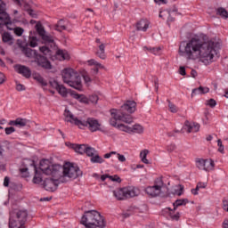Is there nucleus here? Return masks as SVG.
Returning a JSON list of instances; mask_svg holds the SVG:
<instances>
[{"mask_svg":"<svg viewBox=\"0 0 228 228\" xmlns=\"http://www.w3.org/2000/svg\"><path fill=\"white\" fill-rule=\"evenodd\" d=\"M178 53L180 56H184L187 60H198L204 65H209L213 63V58L216 56V44L195 37L187 41L185 45H181Z\"/></svg>","mask_w":228,"mask_h":228,"instance_id":"1","label":"nucleus"},{"mask_svg":"<svg viewBox=\"0 0 228 228\" xmlns=\"http://www.w3.org/2000/svg\"><path fill=\"white\" fill-rule=\"evenodd\" d=\"M120 111H118L117 109L110 110V124L113 127H117L119 131L124 133H128V134H142L144 131L142 125L135 124L130 126L133 122V118L131 116H120Z\"/></svg>","mask_w":228,"mask_h":228,"instance_id":"2","label":"nucleus"},{"mask_svg":"<svg viewBox=\"0 0 228 228\" xmlns=\"http://www.w3.org/2000/svg\"><path fill=\"white\" fill-rule=\"evenodd\" d=\"M64 117L66 118V120L68 122H70L71 124H75V126H77L80 129H83V127H87L91 133H96V131H102V124L99 122L94 118H88L86 121L78 119L77 118L74 117L72 112L69 110H65L64 111Z\"/></svg>","mask_w":228,"mask_h":228,"instance_id":"3","label":"nucleus"},{"mask_svg":"<svg viewBox=\"0 0 228 228\" xmlns=\"http://www.w3.org/2000/svg\"><path fill=\"white\" fill-rule=\"evenodd\" d=\"M82 225L86 228H104L106 227V221L104 217L96 210L87 211L81 218Z\"/></svg>","mask_w":228,"mask_h":228,"instance_id":"4","label":"nucleus"},{"mask_svg":"<svg viewBox=\"0 0 228 228\" xmlns=\"http://www.w3.org/2000/svg\"><path fill=\"white\" fill-rule=\"evenodd\" d=\"M82 176L83 171L77 164L65 161L62 166V175L59 176V183H67L69 180L75 181V179Z\"/></svg>","mask_w":228,"mask_h":228,"instance_id":"5","label":"nucleus"},{"mask_svg":"<svg viewBox=\"0 0 228 228\" xmlns=\"http://www.w3.org/2000/svg\"><path fill=\"white\" fill-rule=\"evenodd\" d=\"M63 82L75 88V90H83V82L81 81V77L79 73L74 69L66 68L61 72Z\"/></svg>","mask_w":228,"mask_h":228,"instance_id":"6","label":"nucleus"},{"mask_svg":"<svg viewBox=\"0 0 228 228\" xmlns=\"http://www.w3.org/2000/svg\"><path fill=\"white\" fill-rule=\"evenodd\" d=\"M27 210H14L10 214L9 228H26Z\"/></svg>","mask_w":228,"mask_h":228,"instance_id":"7","label":"nucleus"},{"mask_svg":"<svg viewBox=\"0 0 228 228\" xmlns=\"http://www.w3.org/2000/svg\"><path fill=\"white\" fill-rule=\"evenodd\" d=\"M39 168L45 175L48 177H58V164L50 159H42L39 164Z\"/></svg>","mask_w":228,"mask_h":228,"instance_id":"8","label":"nucleus"},{"mask_svg":"<svg viewBox=\"0 0 228 228\" xmlns=\"http://www.w3.org/2000/svg\"><path fill=\"white\" fill-rule=\"evenodd\" d=\"M113 195L118 200H124L125 199L138 197L140 195V190L135 187H124L115 190Z\"/></svg>","mask_w":228,"mask_h":228,"instance_id":"9","label":"nucleus"},{"mask_svg":"<svg viewBox=\"0 0 228 228\" xmlns=\"http://www.w3.org/2000/svg\"><path fill=\"white\" fill-rule=\"evenodd\" d=\"M145 191L150 197H159V195H163L165 191V183H163V179L157 178L154 184L147 187Z\"/></svg>","mask_w":228,"mask_h":228,"instance_id":"10","label":"nucleus"},{"mask_svg":"<svg viewBox=\"0 0 228 228\" xmlns=\"http://www.w3.org/2000/svg\"><path fill=\"white\" fill-rule=\"evenodd\" d=\"M0 20H2V24L6 26L7 29H10L11 31H14V29L17 28L10 20V15L6 13V4H4L3 1H0Z\"/></svg>","mask_w":228,"mask_h":228,"instance_id":"11","label":"nucleus"},{"mask_svg":"<svg viewBox=\"0 0 228 228\" xmlns=\"http://www.w3.org/2000/svg\"><path fill=\"white\" fill-rule=\"evenodd\" d=\"M196 167L199 170L211 172L215 170V161L211 159H199L196 160Z\"/></svg>","mask_w":228,"mask_h":228,"instance_id":"12","label":"nucleus"},{"mask_svg":"<svg viewBox=\"0 0 228 228\" xmlns=\"http://www.w3.org/2000/svg\"><path fill=\"white\" fill-rule=\"evenodd\" d=\"M116 111H120L119 117H130L129 115H126L124 111L126 113H134L136 111V103L134 101H127L126 103H124L120 110H116Z\"/></svg>","mask_w":228,"mask_h":228,"instance_id":"13","label":"nucleus"},{"mask_svg":"<svg viewBox=\"0 0 228 228\" xmlns=\"http://www.w3.org/2000/svg\"><path fill=\"white\" fill-rule=\"evenodd\" d=\"M29 167L35 170V160L25 159L22 161L21 167L20 168V173L21 174L22 177H29Z\"/></svg>","mask_w":228,"mask_h":228,"instance_id":"14","label":"nucleus"},{"mask_svg":"<svg viewBox=\"0 0 228 228\" xmlns=\"http://www.w3.org/2000/svg\"><path fill=\"white\" fill-rule=\"evenodd\" d=\"M44 188L46 191H56L58 190V178L50 177L46 179L44 183Z\"/></svg>","mask_w":228,"mask_h":228,"instance_id":"15","label":"nucleus"},{"mask_svg":"<svg viewBox=\"0 0 228 228\" xmlns=\"http://www.w3.org/2000/svg\"><path fill=\"white\" fill-rule=\"evenodd\" d=\"M36 29L38 35L42 37V40H44V42H48V44H53V37L45 34V30L44 29V26H42V23L40 22L37 23Z\"/></svg>","mask_w":228,"mask_h":228,"instance_id":"16","label":"nucleus"},{"mask_svg":"<svg viewBox=\"0 0 228 228\" xmlns=\"http://www.w3.org/2000/svg\"><path fill=\"white\" fill-rule=\"evenodd\" d=\"M183 129L187 131V133H199V131H200V125H199V123L185 121Z\"/></svg>","mask_w":228,"mask_h":228,"instance_id":"17","label":"nucleus"},{"mask_svg":"<svg viewBox=\"0 0 228 228\" xmlns=\"http://www.w3.org/2000/svg\"><path fill=\"white\" fill-rule=\"evenodd\" d=\"M149 26H151V21L149 20L141 19L135 23V29L145 33V31L149 29Z\"/></svg>","mask_w":228,"mask_h":228,"instance_id":"18","label":"nucleus"},{"mask_svg":"<svg viewBox=\"0 0 228 228\" xmlns=\"http://www.w3.org/2000/svg\"><path fill=\"white\" fill-rule=\"evenodd\" d=\"M14 69L18 74H22L24 77H31V69H29V68L22 65H16Z\"/></svg>","mask_w":228,"mask_h":228,"instance_id":"19","label":"nucleus"},{"mask_svg":"<svg viewBox=\"0 0 228 228\" xmlns=\"http://www.w3.org/2000/svg\"><path fill=\"white\" fill-rule=\"evenodd\" d=\"M37 64L39 65V67H42L43 69H53L51 62H49V61H47V58H45L42 55H39L37 58Z\"/></svg>","mask_w":228,"mask_h":228,"instance_id":"20","label":"nucleus"},{"mask_svg":"<svg viewBox=\"0 0 228 228\" xmlns=\"http://www.w3.org/2000/svg\"><path fill=\"white\" fill-rule=\"evenodd\" d=\"M66 145L71 149H74L75 152H77V154H85L86 151V144H72L68 142Z\"/></svg>","mask_w":228,"mask_h":228,"instance_id":"21","label":"nucleus"},{"mask_svg":"<svg viewBox=\"0 0 228 228\" xmlns=\"http://www.w3.org/2000/svg\"><path fill=\"white\" fill-rule=\"evenodd\" d=\"M204 94H209V87L200 86L193 89L191 92V97H195V95H202Z\"/></svg>","mask_w":228,"mask_h":228,"instance_id":"22","label":"nucleus"},{"mask_svg":"<svg viewBox=\"0 0 228 228\" xmlns=\"http://www.w3.org/2000/svg\"><path fill=\"white\" fill-rule=\"evenodd\" d=\"M87 64L89 65V67H95V69H93L94 74L99 73V69H104V66H102V64L99 63L97 61L94 59L87 61Z\"/></svg>","mask_w":228,"mask_h":228,"instance_id":"23","label":"nucleus"},{"mask_svg":"<svg viewBox=\"0 0 228 228\" xmlns=\"http://www.w3.org/2000/svg\"><path fill=\"white\" fill-rule=\"evenodd\" d=\"M151 154V151L144 149L142 150L140 152V159L142 161V163H144V165H149V163H151L149 161V159H147V156H149Z\"/></svg>","mask_w":228,"mask_h":228,"instance_id":"24","label":"nucleus"},{"mask_svg":"<svg viewBox=\"0 0 228 228\" xmlns=\"http://www.w3.org/2000/svg\"><path fill=\"white\" fill-rule=\"evenodd\" d=\"M101 181L104 182L105 179H109V181H112V183H121L120 176L114 175H102L100 177Z\"/></svg>","mask_w":228,"mask_h":228,"instance_id":"25","label":"nucleus"},{"mask_svg":"<svg viewBox=\"0 0 228 228\" xmlns=\"http://www.w3.org/2000/svg\"><path fill=\"white\" fill-rule=\"evenodd\" d=\"M58 60L63 61L65 60H70V53L66 50H58Z\"/></svg>","mask_w":228,"mask_h":228,"instance_id":"26","label":"nucleus"},{"mask_svg":"<svg viewBox=\"0 0 228 228\" xmlns=\"http://www.w3.org/2000/svg\"><path fill=\"white\" fill-rule=\"evenodd\" d=\"M105 49H106V45L101 44L100 45H98V50L96 52V54L98 57L101 58V60H106Z\"/></svg>","mask_w":228,"mask_h":228,"instance_id":"27","label":"nucleus"},{"mask_svg":"<svg viewBox=\"0 0 228 228\" xmlns=\"http://www.w3.org/2000/svg\"><path fill=\"white\" fill-rule=\"evenodd\" d=\"M23 51L28 58H35L37 60L39 56L38 53H37V51L31 48H24Z\"/></svg>","mask_w":228,"mask_h":228,"instance_id":"28","label":"nucleus"},{"mask_svg":"<svg viewBox=\"0 0 228 228\" xmlns=\"http://www.w3.org/2000/svg\"><path fill=\"white\" fill-rule=\"evenodd\" d=\"M71 95L74 99H77V101H79L80 102H84L85 104H88V102H89L88 97H86L83 94L72 93Z\"/></svg>","mask_w":228,"mask_h":228,"instance_id":"29","label":"nucleus"},{"mask_svg":"<svg viewBox=\"0 0 228 228\" xmlns=\"http://www.w3.org/2000/svg\"><path fill=\"white\" fill-rule=\"evenodd\" d=\"M28 45L30 47H37V45H38V38H37V36H35L33 33H30L29 35Z\"/></svg>","mask_w":228,"mask_h":228,"instance_id":"30","label":"nucleus"},{"mask_svg":"<svg viewBox=\"0 0 228 228\" xmlns=\"http://www.w3.org/2000/svg\"><path fill=\"white\" fill-rule=\"evenodd\" d=\"M35 175L33 178L34 184H40L42 183V175L39 174L38 170H37V167H34Z\"/></svg>","mask_w":228,"mask_h":228,"instance_id":"31","label":"nucleus"},{"mask_svg":"<svg viewBox=\"0 0 228 228\" xmlns=\"http://www.w3.org/2000/svg\"><path fill=\"white\" fill-rule=\"evenodd\" d=\"M144 51H149L150 53H151V54H155V56H159V54H161V47H153V48H149L147 46L143 47Z\"/></svg>","mask_w":228,"mask_h":228,"instance_id":"32","label":"nucleus"},{"mask_svg":"<svg viewBox=\"0 0 228 228\" xmlns=\"http://www.w3.org/2000/svg\"><path fill=\"white\" fill-rule=\"evenodd\" d=\"M33 79H35V81H37V83H39L41 86H47V81H45V79H44V77H42L40 74H34Z\"/></svg>","mask_w":228,"mask_h":228,"instance_id":"33","label":"nucleus"},{"mask_svg":"<svg viewBox=\"0 0 228 228\" xmlns=\"http://www.w3.org/2000/svg\"><path fill=\"white\" fill-rule=\"evenodd\" d=\"M169 211V216L171 218V220H175L177 221L179 220V218H181V214L179 212H175V209H170L168 208Z\"/></svg>","mask_w":228,"mask_h":228,"instance_id":"34","label":"nucleus"},{"mask_svg":"<svg viewBox=\"0 0 228 228\" xmlns=\"http://www.w3.org/2000/svg\"><path fill=\"white\" fill-rule=\"evenodd\" d=\"M91 163H104V159L99 156V153L96 151V153L91 157Z\"/></svg>","mask_w":228,"mask_h":228,"instance_id":"35","label":"nucleus"},{"mask_svg":"<svg viewBox=\"0 0 228 228\" xmlns=\"http://www.w3.org/2000/svg\"><path fill=\"white\" fill-rule=\"evenodd\" d=\"M97 151H95V148H93L92 146H89L88 144H86V151L85 154H86V156H88L89 158H92V156H94Z\"/></svg>","mask_w":228,"mask_h":228,"instance_id":"36","label":"nucleus"},{"mask_svg":"<svg viewBox=\"0 0 228 228\" xmlns=\"http://www.w3.org/2000/svg\"><path fill=\"white\" fill-rule=\"evenodd\" d=\"M28 126V119L26 118H16V127H26Z\"/></svg>","mask_w":228,"mask_h":228,"instance_id":"37","label":"nucleus"},{"mask_svg":"<svg viewBox=\"0 0 228 228\" xmlns=\"http://www.w3.org/2000/svg\"><path fill=\"white\" fill-rule=\"evenodd\" d=\"M67 26H69V21L67 20H60L58 23L59 31H63L67 29Z\"/></svg>","mask_w":228,"mask_h":228,"instance_id":"38","label":"nucleus"},{"mask_svg":"<svg viewBox=\"0 0 228 228\" xmlns=\"http://www.w3.org/2000/svg\"><path fill=\"white\" fill-rule=\"evenodd\" d=\"M186 204H188V200H176L173 204L174 209L179 208V206H186Z\"/></svg>","mask_w":228,"mask_h":228,"instance_id":"39","label":"nucleus"},{"mask_svg":"<svg viewBox=\"0 0 228 228\" xmlns=\"http://www.w3.org/2000/svg\"><path fill=\"white\" fill-rule=\"evenodd\" d=\"M2 40L4 43L8 42L9 44H12L13 37H12V35H10V33L4 32L2 36Z\"/></svg>","mask_w":228,"mask_h":228,"instance_id":"40","label":"nucleus"},{"mask_svg":"<svg viewBox=\"0 0 228 228\" xmlns=\"http://www.w3.org/2000/svg\"><path fill=\"white\" fill-rule=\"evenodd\" d=\"M216 13L220 15V17H223V19H227L228 18V12L224 8H218L216 10Z\"/></svg>","mask_w":228,"mask_h":228,"instance_id":"41","label":"nucleus"},{"mask_svg":"<svg viewBox=\"0 0 228 228\" xmlns=\"http://www.w3.org/2000/svg\"><path fill=\"white\" fill-rule=\"evenodd\" d=\"M82 77L85 81V84L87 86H90V85L92 84V77H90V75H88V73H84L82 75Z\"/></svg>","mask_w":228,"mask_h":228,"instance_id":"42","label":"nucleus"},{"mask_svg":"<svg viewBox=\"0 0 228 228\" xmlns=\"http://www.w3.org/2000/svg\"><path fill=\"white\" fill-rule=\"evenodd\" d=\"M58 92L62 97H67V94H69V92H67V88L63 86H58Z\"/></svg>","mask_w":228,"mask_h":228,"instance_id":"43","label":"nucleus"},{"mask_svg":"<svg viewBox=\"0 0 228 228\" xmlns=\"http://www.w3.org/2000/svg\"><path fill=\"white\" fill-rule=\"evenodd\" d=\"M168 102V110L171 113H177L179 111V109H177V106L175 104L172 103L170 101H167Z\"/></svg>","mask_w":228,"mask_h":228,"instance_id":"44","label":"nucleus"},{"mask_svg":"<svg viewBox=\"0 0 228 228\" xmlns=\"http://www.w3.org/2000/svg\"><path fill=\"white\" fill-rule=\"evenodd\" d=\"M183 190H184V187H183V185H176V186L175 187V191H174V193H175V195L181 196V195H183Z\"/></svg>","mask_w":228,"mask_h":228,"instance_id":"45","label":"nucleus"},{"mask_svg":"<svg viewBox=\"0 0 228 228\" xmlns=\"http://www.w3.org/2000/svg\"><path fill=\"white\" fill-rule=\"evenodd\" d=\"M14 35H16V37H22L23 33H24V28H20V27H16L13 30Z\"/></svg>","mask_w":228,"mask_h":228,"instance_id":"46","label":"nucleus"},{"mask_svg":"<svg viewBox=\"0 0 228 228\" xmlns=\"http://www.w3.org/2000/svg\"><path fill=\"white\" fill-rule=\"evenodd\" d=\"M40 53H43L45 56H51V50L47 46L39 47Z\"/></svg>","mask_w":228,"mask_h":228,"instance_id":"47","label":"nucleus"},{"mask_svg":"<svg viewBox=\"0 0 228 228\" xmlns=\"http://www.w3.org/2000/svg\"><path fill=\"white\" fill-rule=\"evenodd\" d=\"M217 147H218V152H221V154H224L225 152V149L224 147V144H222V140H217Z\"/></svg>","mask_w":228,"mask_h":228,"instance_id":"48","label":"nucleus"},{"mask_svg":"<svg viewBox=\"0 0 228 228\" xmlns=\"http://www.w3.org/2000/svg\"><path fill=\"white\" fill-rule=\"evenodd\" d=\"M89 102H93V104H97V101H99V96L96 94H93L88 97Z\"/></svg>","mask_w":228,"mask_h":228,"instance_id":"49","label":"nucleus"},{"mask_svg":"<svg viewBox=\"0 0 228 228\" xmlns=\"http://www.w3.org/2000/svg\"><path fill=\"white\" fill-rule=\"evenodd\" d=\"M15 4H18V6H27L28 5V0H13Z\"/></svg>","mask_w":228,"mask_h":228,"instance_id":"50","label":"nucleus"},{"mask_svg":"<svg viewBox=\"0 0 228 228\" xmlns=\"http://www.w3.org/2000/svg\"><path fill=\"white\" fill-rule=\"evenodd\" d=\"M50 86L52 88H54L55 90H58V81L54 78L50 79Z\"/></svg>","mask_w":228,"mask_h":228,"instance_id":"51","label":"nucleus"},{"mask_svg":"<svg viewBox=\"0 0 228 228\" xmlns=\"http://www.w3.org/2000/svg\"><path fill=\"white\" fill-rule=\"evenodd\" d=\"M115 156H117V158L120 163H126V156H124L120 153H118V152L115 154Z\"/></svg>","mask_w":228,"mask_h":228,"instance_id":"52","label":"nucleus"},{"mask_svg":"<svg viewBox=\"0 0 228 228\" xmlns=\"http://www.w3.org/2000/svg\"><path fill=\"white\" fill-rule=\"evenodd\" d=\"M207 106H210V108H215L216 106V101L210 99L207 102Z\"/></svg>","mask_w":228,"mask_h":228,"instance_id":"53","label":"nucleus"},{"mask_svg":"<svg viewBox=\"0 0 228 228\" xmlns=\"http://www.w3.org/2000/svg\"><path fill=\"white\" fill-rule=\"evenodd\" d=\"M12 133H15V128L13 126L5 128V134H12Z\"/></svg>","mask_w":228,"mask_h":228,"instance_id":"54","label":"nucleus"},{"mask_svg":"<svg viewBox=\"0 0 228 228\" xmlns=\"http://www.w3.org/2000/svg\"><path fill=\"white\" fill-rule=\"evenodd\" d=\"M223 209L228 213V199L223 200Z\"/></svg>","mask_w":228,"mask_h":228,"instance_id":"55","label":"nucleus"},{"mask_svg":"<svg viewBox=\"0 0 228 228\" xmlns=\"http://www.w3.org/2000/svg\"><path fill=\"white\" fill-rule=\"evenodd\" d=\"M115 154H117V151H110V153H106V154L104 155V158H105V159H110V158L111 156H115Z\"/></svg>","mask_w":228,"mask_h":228,"instance_id":"56","label":"nucleus"},{"mask_svg":"<svg viewBox=\"0 0 228 228\" xmlns=\"http://www.w3.org/2000/svg\"><path fill=\"white\" fill-rule=\"evenodd\" d=\"M175 150V144H170L167 147V152H174V151Z\"/></svg>","mask_w":228,"mask_h":228,"instance_id":"57","label":"nucleus"},{"mask_svg":"<svg viewBox=\"0 0 228 228\" xmlns=\"http://www.w3.org/2000/svg\"><path fill=\"white\" fill-rule=\"evenodd\" d=\"M16 90H18V92H22V90H25L24 86H22V84H16Z\"/></svg>","mask_w":228,"mask_h":228,"instance_id":"58","label":"nucleus"},{"mask_svg":"<svg viewBox=\"0 0 228 228\" xmlns=\"http://www.w3.org/2000/svg\"><path fill=\"white\" fill-rule=\"evenodd\" d=\"M197 185H198V188H199L200 190H201V189L206 188V187L208 186V183H207L200 182Z\"/></svg>","mask_w":228,"mask_h":228,"instance_id":"59","label":"nucleus"},{"mask_svg":"<svg viewBox=\"0 0 228 228\" xmlns=\"http://www.w3.org/2000/svg\"><path fill=\"white\" fill-rule=\"evenodd\" d=\"M4 81H6V77H4V74L0 72V85H3V83H4Z\"/></svg>","mask_w":228,"mask_h":228,"instance_id":"60","label":"nucleus"},{"mask_svg":"<svg viewBox=\"0 0 228 228\" xmlns=\"http://www.w3.org/2000/svg\"><path fill=\"white\" fill-rule=\"evenodd\" d=\"M156 4H167V0H153Z\"/></svg>","mask_w":228,"mask_h":228,"instance_id":"61","label":"nucleus"},{"mask_svg":"<svg viewBox=\"0 0 228 228\" xmlns=\"http://www.w3.org/2000/svg\"><path fill=\"white\" fill-rule=\"evenodd\" d=\"M199 190H200V189L199 185H197L195 189L191 190L192 195H199Z\"/></svg>","mask_w":228,"mask_h":228,"instance_id":"62","label":"nucleus"},{"mask_svg":"<svg viewBox=\"0 0 228 228\" xmlns=\"http://www.w3.org/2000/svg\"><path fill=\"white\" fill-rule=\"evenodd\" d=\"M9 184H10V178L8 176H5L4 180V186H9Z\"/></svg>","mask_w":228,"mask_h":228,"instance_id":"63","label":"nucleus"},{"mask_svg":"<svg viewBox=\"0 0 228 228\" xmlns=\"http://www.w3.org/2000/svg\"><path fill=\"white\" fill-rule=\"evenodd\" d=\"M223 228H228V219H224L223 224H222Z\"/></svg>","mask_w":228,"mask_h":228,"instance_id":"64","label":"nucleus"}]
</instances>
